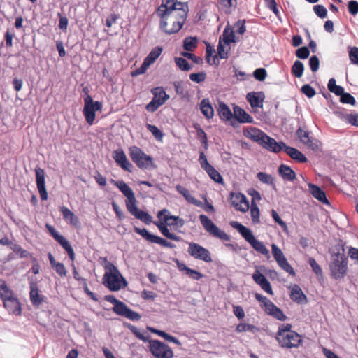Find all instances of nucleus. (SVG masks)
<instances>
[{
  "instance_id": "41",
  "label": "nucleus",
  "mask_w": 358,
  "mask_h": 358,
  "mask_svg": "<svg viewBox=\"0 0 358 358\" xmlns=\"http://www.w3.org/2000/svg\"><path fill=\"white\" fill-rule=\"evenodd\" d=\"M215 52V50L214 48L210 45V43H206V62L210 64V65H216V66H218L219 65V61L217 59V55H215L212 59H211V57L213 55V53Z\"/></svg>"
},
{
  "instance_id": "21",
  "label": "nucleus",
  "mask_w": 358,
  "mask_h": 358,
  "mask_svg": "<svg viewBox=\"0 0 358 358\" xmlns=\"http://www.w3.org/2000/svg\"><path fill=\"white\" fill-rule=\"evenodd\" d=\"M217 114L220 118L223 121H231L230 124L235 127L236 124L232 121L234 114L230 110L229 107L224 102H220L217 108Z\"/></svg>"
},
{
  "instance_id": "25",
  "label": "nucleus",
  "mask_w": 358,
  "mask_h": 358,
  "mask_svg": "<svg viewBox=\"0 0 358 358\" xmlns=\"http://www.w3.org/2000/svg\"><path fill=\"white\" fill-rule=\"evenodd\" d=\"M234 117L241 124L253 122V117L238 106H234Z\"/></svg>"
},
{
  "instance_id": "24",
  "label": "nucleus",
  "mask_w": 358,
  "mask_h": 358,
  "mask_svg": "<svg viewBox=\"0 0 358 358\" xmlns=\"http://www.w3.org/2000/svg\"><path fill=\"white\" fill-rule=\"evenodd\" d=\"M230 225L235 229H236L241 235L244 238V239L248 242L249 243L254 239L255 237L252 233L251 230L248 227H245L242 224L239 223L237 221H231L230 222Z\"/></svg>"
},
{
  "instance_id": "53",
  "label": "nucleus",
  "mask_w": 358,
  "mask_h": 358,
  "mask_svg": "<svg viewBox=\"0 0 358 358\" xmlns=\"http://www.w3.org/2000/svg\"><path fill=\"white\" fill-rule=\"evenodd\" d=\"M174 60L176 64L181 71H188L192 69V66L187 60L183 57H175Z\"/></svg>"
},
{
  "instance_id": "9",
  "label": "nucleus",
  "mask_w": 358,
  "mask_h": 358,
  "mask_svg": "<svg viewBox=\"0 0 358 358\" xmlns=\"http://www.w3.org/2000/svg\"><path fill=\"white\" fill-rule=\"evenodd\" d=\"M199 220L205 230L212 236L218 238L220 240L229 241L230 236L224 231L221 230L208 216L200 215Z\"/></svg>"
},
{
  "instance_id": "20",
  "label": "nucleus",
  "mask_w": 358,
  "mask_h": 358,
  "mask_svg": "<svg viewBox=\"0 0 358 358\" xmlns=\"http://www.w3.org/2000/svg\"><path fill=\"white\" fill-rule=\"evenodd\" d=\"M308 186L310 193L314 198L324 204H330L329 200L327 198L325 192L320 187L310 182L308 184Z\"/></svg>"
},
{
  "instance_id": "28",
  "label": "nucleus",
  "mask_w": 358,
  "mask_h": 358,
  "mask_svg": "<svg viewBox=\"0 0 358 358\" xmlns=\"http://www.w3.org/2000/svg\"><path fill=\"white\" fill-rule=\"evenodd\" d=\"M30 301L34 306H40L43 301V296L39 294L36 283L30 282Z\"/></svg>"
},
{
  "instance_id": "15",
  "label": "nucleus",
  "mask_w": 358,
  "mask_h": 358,
  "mask_svg": "<svg viewBox=\"0 0 358 358\" xmlns=\"http://www.w3.org/2000/svg\"><path fill=\"white\" fill-rule=\"evenodd\" d=\"M113 157L115 162L124 171L131 173L134 166L127 159L125 153L122 149H117L113 153Z\"/></svg>"
},
{
  "instance_id": "33",
  "label": "nucleus",
  "mask_w": 358,
  "mask_h": 358,
  "mask_svg": "<svg viewBox=\"0 0 358 358\" xmlns=\"http://www.w3.org/2000/svg\"><path fill=\"white\" fill-rule=\"evenodd\" d=\"M201 113L207 118L211 119L214 116V110L208 98L203 99L200 103Z\"/></svg>"
},
{
  "instance_id": "37",
  "label": "nucleus",
  "mask_w": 358,
  "mask_h": 358,
  "mask_svg": "<svg viewBox=\"0 0 358 358\" xmlns=\"http://www.w3.org/2000/svg\"><path fill=\"white\" fill-rule=\"evenodd\" d=\"M250 245L258 252L270 257L269 251L263 242L254 238L250 243Z\"/></svg>"
},
{
  "instance_id": "39",
  "label": "nucleus",
  "mask_w": 358,
  "mask_h": 358,
  "mask_svg": "<svg viewBox=\"0 0 358 358\" xmlns=\"http://www.w3.org/2000/svg\"><path fill=\"white\" fill-rule=\"evenodd\" d=\"M149 329L151 332L155 333V334H157L158 336L162 337L166 341L171 342V343H176L177 345H180V342L177 338L169 334L168 333H166L164 331L158 330L155 328H149Z\"/></svg>"
},
{
  "instance_id": "31",
  "label": "nucleus",
  "mask_w": 358,
  "mask_h": 358,
  "mask_svg": "<svg viewBox=\"0 0 358 358\" xmlns=\"http://www.w3.org/2000/svg\"><path fill=\"white\" fill-rule=\"evenodd\" d=\"M178 267L180 271H184L187 275L195 280H199L203 278V275L194 269L190 268L186 266L184 263H180L178 262Z\"/></svg>"
},
{
  "instance_id": "61",
  "label": "nucleus",
  "mask_w": 358,
  "mask_h": 358,
  "mask_svg": "<svg viewBox=\"0 0 358 358\" xmlns=\"http://www.w3.org/2000/svg\"><path fill=\"white\" fill-rule=\"evenodd\" d=\"M60 245L66 251L69 259L71 261L75 260V253L74 250L70 244L69 241L66 239Z\"/></svg>"
},
{
  "instance_id": "36",
  "label": "nucleus",
  "mask_w": 358,
  "mask_h": 358,
  "mask_svg": "<svg viewBox=\"0 0 358 358\" xmlns=\"http://www.w3.org/2000/svg\"><path fill=\"white\" fill-rule=\"evenodd\" d=\"M197 43V37L187 36L183 40L182 48L185 51L192 52L196 48Z\"/></svg>"
},
{
  "instance_id": "5",
  "label": "nucleus",
  "mask_w": 358,
  "mask_h": 358,
  "mask_svg": "<svg viewBox=\"0 0 358 358\" xmlns=\"http://www.w3.org/2000/svg\"><path fill=\"white\" fill-rule=\"evenodd\" d=\"M103 284L111 292H117L122 287L124 288L128 285L127 280L117 267L105 272L103 276Z\"/></svg>"
},
{
  "instance_id": "8",
  "label": "nucleus",
  "mask_w": 358,
  "mask_h": 358,
  "mask_svg": "<svg viewBox=\"0 0 358 358\" xmlns=\"http://www.w3.org/2000/svg\"><path fill=\"white\" fill-rule=\"evenodd\" d=\"M83 115L86 122L92 125L96 117V111L101 110L102 103L99 101H94L92 97L87 94L84 98Z\"/></svg>"
},
{
  "instance_id": "54",
  "label": "nucleus",
  "mask_w": 358,
  "mask_h": 358,
  "mask_svg": "<svg viewBox=\"0 0 358 358\" xmlns=\"http://www.w3.org/2000/svg\"><path fill=\"white\" fill-rule=\"evenodd\" d=\"M153 98L157 100H160L162 98H165L166 101L169 99V96L166 93L162 87H157L151 90Z\"/></svg>"
},
{
  "instance_id": "64",
  "label": "nucleus",
  "mask_w": 358,
  "mask_h": 358,
  "mask_svg": "<svg viewBox=\"0 0 358 358\" xmlns=\"http://www.w3.org/2000/svg\"><path fill=\"white\" fill-rule=\"evenodd\" d=\"M349 58L353 64L358 65V48L352 47L349 50Z\"/></svg>"
},
{
  "instance_id": "32",
  "label": "nucleus",
  "mask_w": 358,
  "mask_h": 358,
  "mask_svg": "<svg viewBox=\"0 0 358 358\" xmlns=\"http://www.w3.org/2000/svg\"><path fill=\"white\" fill-rule=\"evenodd\" d=\"M309 131L303 130L301 127H299L296 131V135L299 138L300 141L303 144L307 145L308 147L315 150V145L313 143V138L309 136Z\"/></svg>"
},
{
  "instance_id": "48",
  "label": "nucleus",
  "mask_w": 358,
  "mask_h": 358,
  "mask_svg": "<svg viewBox=\"0 0 358 358\" xmlns=\"http://www.w3.org/2000/svg\"><path fill=\"white\" fill-rule=\"evenodd\" d=\"M257 178L264 184L271 185L273 189H275L274 178L271 174L264 172H259L257 175Z\"/></svg>"
},
{
  "instance_id": "26",
  "label": "nucleus",
  "mask_w": 358,
  "mask_h": 358,
  "mask_svg": "<svg viewBox=\"0 0 358 358\" xmlns=\"http://www.w3.org/2000/svg\"><path fill=\"white\" fill-rule=\"evenodd\" d=\"M290 299L297 303L303 304L307 303V297L298 285H294L290 292Z\"/></svg>"
},
{
  "instance_id": "3",
  "label": "nucleus",
  "mask_w": 358,
  "mask_h": 358,
  "mask_svg": "<svg viewBox=\"0 0 358 358\" xmlns=\"http://www.w3.org/2000/svg\"><path fill=\"white\" fill-rule=\"evenodd\" d=\"M118 189L127 198L126 207L129 213L135 218L140 220L145 224L152 222V217L147 212L140 210L137 207V200L131 188L124 182H119Z\"/></svg>"
},
{
  "instance_id": "22",
  "label": "nucleus",
  "mask_w": 358,
  "mask_h": 358,
  "mask_svg": "<svg viewBox=\"0 0 358 358\" xmlns=\"http://www.w3.org/2000/svg\"><path fill=\"white\" fill-rule=\"evenodd\" d=\"M255 298L256 299V300H257L259 302L262 303L261 307L264 308V311L266 312V313L271 316L275 311V309H276V308L278 307L266 296L261 294L255 293Z\"/></svg>"
},
{
  "instance_id": "2",
  "label": "nucleus",
  "mask_w": 358,
  "mask_h": 358,
  "mask_svg": "<svg viewBox=\"0 0 358 358\" xmlns=\"http://www.w3.org/2000/svg\"><path fill=\"white\" fill-rule=\"evenodd\" d=\"M329 271L334 280L343 279L348 272V256L345 255V243L339 242L330 251Z\"/></svg>"
},
{
  "instance_id": "7",
  "label": "nucleus",
  "mask_w": 358,
  "mask_h": 358,
  "mask_svg": "<svg viewBox=\"0 0 358 358\" xmlns=\"http://www.w3.org/2000/svg\"><path fill=\"white\" fill-rule=\"evenodd\" d=\"M129 156L136 165L141 169H155L157 166L153 162L151 156L145 154L137 146H132L129 148Z\"/></svg>"
},
{
  "instance_id": "44",
  "label": "nucleus",
  "mask_w": 358,
  "mask_h": 358,
  "mask_svg": "<svg viewBox=\"0 0 358 358\" xmlns=\"http://www.w3.org/2000/svg\"><path fill=\"white\" fill-rule=\"evenodd\" d=\"M165 102V98H162L160 100H157L152 98V100L146 105L145 108L148 112L154 113Z\"/></svg>"
},
{
  "instance_id": "49",
  "label": "nucleus",
  "mask_w": 358,
  "mask_h": 358,
  "mask_svg": "<svg viewBox=\"0 0 358 358\" xmlns=\"http://www.w3.org/2000/svg\"><path fill=\"white\" fill-rule=\"evenodd\" d=\"M292 73L296 77V78H301L303 73L304 71V65L303 64L299 61L296 60L291 69Z\"/></svg>"
},
{
  "instance_id": "45",
  "label": "nucleus",
  "mask_w": 358,
  "mask_h": 358,
  "mask_svg": "<svg viewBox=\"0 0 358 358\" xmlns=\"http://www.w3.org/2000/svg\"><path fill=\"white\" fill-rule=\"evenodd\" d=\"M124 326L129 329L131 332H132V334H134L138 339L143 341V342L148 341L149 336H145L144 334L141 333L136 327L128 322H124Z\"/></svg>"
},
{
  "instance_id": "43",
  "label": "nucleus",
  "mask_w": 358,
  "mask_h": 358,
  "mask_svg": "<svg viewBox=\"0 0 358 358\" xmlns=\"http://www.w3.org/2000/svg\"><path fill=\"white\" fill-rule=\"evenodd\" d=\"M281 269L288 273L292 276H295L296 273L292 266L289 264L286 257H283L276 262Z\"/></svg>"
},
{
  "instance_id": "50",
  "label": "nucleus",
  "mask_w": 358,
  "mask_h": 358,
  "mask_svg": "<svg viewBox=\"0 0 358 358\" xmlns=\"http://www.w3.org/2000/svg\"><path fill=\"white\" fill-rule=\"evenodd\" d=\"M250 214L252 223H259L260 211L257 204L255 201H251Z\"/></svg>"
},
{
  "instance_id": "62",
  "label": "nucleus",
  "mask_w": 358,
  "mask_h": 358,
  "mask_svg": "<svg viewBox=\"0 0 358 358\" xmlns=\"http://www.w3.org/2000/svg\"><path fill=\"white\" fill-rule=\"evenodd\" d=\"M295 55L296 57L301 59H306L309 57L310 50L309 48L306 46H302L299 48L296 52Z\"/></svg>"
},
{
  "instance_id": "34",
  "label": "nucleus",
  "mask_w": 358,
  "mask_h": 358,
  "mask_svg": "<svg viewBox=\"0 0 358 358\" xmlns=\"http://www.w3.org/2000/svg\"><path fill=\"white\" fill-rule=\"evenodd\" d=\"M193 127L196 129L197 138L204 150H207L208 149V143L206 133L198 123L194 124Z\"/></svg>"
},
{
  "instance_id": "27",
  "label": "nucleus",
  "mask_w": 358,
  "mask_h": 358,
  "mask_svg": "<svg viewBox=\"0 0 358 358\" xmlns=\"http://www.w3.org/2000/svg\"><path fill=\"white\" fill-rule=\"evenodd\" d=\"M284 151L295 162L305 163L308 161L307 157L298 149L285 145Z\"/></svg>"
},
{
  "instance_id": "23",
  "label": "nucleus",
  "mask_w": 358,
  "mask_h": 358,
  "mask_svg": "<svg viewBox=\"0 0 358 358\" xmlns=\"http://www.w3.org/2000/svg\"><path fill=\"white\" fill-rule=\"evenodd\" d=\"M154 224L158 228L161 234L165 236L166 238L175 241H181V237L176 235L175 234L171 233L169 229H168V226H169V222H153Z\"/></svg>"
},
{
  "instance_id": "17",
  "label": "nucleus",
  "mask_w": 358,
  "mask_h": 358,
  "mask_svg": "<svg viewBox=\"0 0 358 358\" xmlns=\"http://www.w3.org/2000/svg\"><path fill=\"white\" fill-rule=\"evenodd\" d=\"M157 217L165 222L171 220H173V222L169 224V226L171 227L177 226L178 227H182L185 224V220L182 218H180L178 216L170 215L169 210L166 208L158 211Z\"/></svg>"
},
{
  "instance_id": "52",
  "label": "nucleus",
  "mask_w": 358,
  "mask_h": 358,
  "mask_svg": "<svg viewBox=\"0 0 358 358\" xmlns=\"http://www.w3.org/2000/svg\"><path fill=\"white\" fill-rule=\"evenodd\" d=\"M10 249L15 253L19 254L20 258H26V257H34L27 250L23 249L20 245L15 243L12 246H10Z\"/></svg>"
},
{
  "instance_id": "59",
  "label": "nucleus",
  "mask_w": 358,
  "mask_h": 358,
  "mask_svg": "<svg viewBox=\"0 0 358 358\" xmlns=\"http://www.w3.org/2000/svg\"><path fill=\"white\" fill-rule=\"evenodd\" d=\"M266 2V6L268 8L273 12L275 16L281 21V17L280 15V11L278 8L277 3L275 0H264Z\"/></svg>"
},
{
  "instance_id": "13",
  "label": "nucleus",
  "mask_w": 358,
  "mask_h": 358,
  "mask_svg": "<svg viewBox=\"0 0 358 358\" xmlns=\"http://www.w3.org/2000/svg\"><path fill=\"white\" fill-rule=\"evenodd\" d=\"M280 347L286 348H297L301 343V336L296 331H289L287 334L275 337Z\"/></svg>"
},
{
  "instance_id": "30",
  "label": "nucleus",
  "mask_w": 358,
  "mask_h": 358,
  "mask_svg": "<svg viewBox=\"0 0 358 358\" xmlns=\"http://www.w3.org/2000/svg\"><path fill=\"white\" fill-rule=\"evenodd\" d=\"M278 173L285 181H293L296 178L295 172L290 168V166L284 164L279 166Z\"/></svg>"
},
{
  "instance_id": "19",
  "label": "nucleus",
  "mask_w": 358,
  "mask_h": 358,
  "mask_svg": "<svg viewBox=\"0 0 358 358\" xmlns=\"http://www.w3.org/2000/svg\"><path fill=\"white\" fill-rule=\"evenodd\" d=\"M265 95L263 92H251L247 94L246 99L251 108H262Z\"/></svg>"
},
{
  "instance_id": "56",
  "label": "nucleus",
  "mask_w": 358,
  "mask_h": 358,
  "mask_svg": "<svg viewBox=\"0 0 358 358\" xmlns=\"http://www.w3.org/2000/svg\"><path fill=\"white\" fill-rule=\"evenodd\" d=\"M6 296H14L13 292L8 287L4 280H0V298Z\"/></svg>"
},
{
  "instance_id": "51",
  "label": "nucleus",
  "mask_w": 358,
  "mask_h": 358,
  "mask_svg": "<svg viewBox=\"0 0 358 358\" xmlns=\"http://www.w3.org/2000/svg\"><path fill=\"white\" fill-rule=\"evenodd\" d=\"M45 227L48 230L50 235L53 237V238L59 244L62 243L65 240H66V238L61 235L52 225L46 224Z\"/></svg>"
},
{
  "instance_id": "60",
  "label": "nucleus",
  "mask_w": 358,
  "mask_h": 358,
  "mask_svg": "<svg viewBox=\"0 0 358 358\" xmlns=\"http://www.w3.org/2000/svg\"><path fill=\"white\" fill-rule=\"evenodd\" d=\"M206 78V73L205 71H201L198 73H193L189 75V79L196 83H201L203 82Z\"/></svg>"
},
{
  "instance_id": "6",
  "label": "nucleus",
  "mask_w": 358,
  "mask_h": 358,
  "mask_svg": "<svg viewBox=\"0 0 358 358\" xmlns=\"http://www.w3.org/2000/svg\"><path fill=\"white\" fill-rule=\"evenodd\" d=\"M104 300L114 305L113 311L117 315L131 321H138L141 318L139 313L129 308L124 302L117 299L113 295H106Z\"/></svg>"
},
{
  "instance_id": "47",
  "label": "nucleus",
  "mask_w": 358,
  "mask_h": 358,
  "mask_svg": "<svg viewBox=\"0 0 358 358\" xmlns=\"http://www.w3.org/2000/svg\"><path fill=\"white\" fill-rule=\"evenodd\" d=\"M238 192H231L230 193V202L231 204L238 211L245 213L247 211L246 207H242V205L239 204V196Z\"/></svg>"
},
{
  "instance_id": "40",
  "label": "nucleus",
  "mask_w": 358,
  "mask_h": 358,
  "mask_svg": "<svg viewBox=\"0 0 358 358\" xmlns=\"http://www.w3.org/2000/svg\"><path fill=\"white\" fill-rule=\"evenodd\" d=\"M60 212L66 220H69L72 224L76 225L78 222V217L66 206L60 207Z\"/></svg>"
},
{
  "instance_id": "1",
  "label": "nucleus",
  "mask_w": 358,
  "mask_h": 358,
  "mask_svg": "<svg viewBox=\"0 0 358 358\" xmlns=\"http://www.w3.org/2000/svg\"><path fill=\"white\" fill-rule=\"evenodd\" d=\"M189 12L187 2L178 0H162L156 14L160 17L159 27L168 35L178 33L187 20Z\"/></svg>"
},
{
  "instance_id": "16",
  "label": "nucleus",
  "mask_w": 358,
  "mask_h": 358,
  "mask_svg": "<svg viewBox=\"0 0 358 358\" xmlns=\"http://www.w3.org/2000/svg\"><path fill=\"white\" fill-rule=\"evenodd\" d=\"M252 278L255 283L259 285L265 292L270 295L273 294L271 283L258 269L255 271V272L252 273Z\"/></svg>"
},
{
  "instance_id": "14",
  "label": "nucleus",
  "mask_w": 358,
  "mask_h": 358,
  "mask_svg": "<svg viewBox=\"0 0 358 358\" xmlns=\"http://www.w3.org/2000/svg\"><path fill=\"white\" fill-rule=\"evenodd\" d=\"M36 183L42 201L48 199V192L45 187V173L43 169L36 166L35 168Z\"/></svg>"
},
{
  "instance_id": "42",
  "label": "nucleus",
  "mask_w": 358,
  "mask_h": 358,
  "mask_svg": "<svg viewBox=\"0 0 358 358\" xmlns=\"http://www.w3.org/2000/svg\"><path fill=\"white\" fill-rule=\"evenodd\" d=\"M208 176L213 180L214 182L218 184H223L224 179L221 174L213 166H211L208 169L205 171Z\"/></svg>"
},
{
  "instance_id": "46",
  "label": "nucleus",
  "mask_w": 358,
  "mask_h": 358,
  "mask_svg": "<svg viewBox=\"0 0 358 358\" xmlns=\"http://www.w3.org/2000/svg\"><path fill=\"white\" fill-rule=\"evenodd\" d=\"M236 331L238 333L243 331H248L252 334H255L259 331V328L256 326L250 324L240 323L236 327Z\"/></svg>"
},
{
  "instance_id": "57",
  "label": "nucleus",
  "mask_w": 358,
  "mask_h": 358,
  "mask_svg": "<svg viewBox=\"0 0 358 358\" xmlns=\"http://www.w3.org/2000/svg\"><path fill=\"white\" fill-rule=\"evenodd\" d=\"M340 102L343 104H350L355 106L356 104V100L355 97L348 92H343L340 96Z\"/></svg>"
},
{
  "instance_id": "10",
  "label": "nucleus",
  "mask_w": 358,
  "mask_h": 358,
  "mask_svg": "<svg viewBox=\"0 0 358 358\" xmlns=\"http://www.w3.org/2000/svg\"><path fill=\"white\" fill-rule=\"evenodd\" d=\"M149 350L156 358H172L173 357L171 348L159 340L149 341Z\"/></svg>"
},
{
  "instance_id": "35",
  "label": "nucleus",
  "mask_w": 358,
  "mask_h": 358,
  "mask_svg": "<svg viewBox=\"0 0 358 358\" xmlns=\"http://www.w3.org/2000/svg\"><path fill=\"white\" fill-rule=\"evenodd\" d=\"M327 89L331 93L338 96H340L345 92L343 87L336 85V80L334 78H331L329 80Z\"/></svg>"
},
{
  "instance_id": "38",
  "label": "nucleus",
  "mask_w": 358,
  "mask_h": 358,
  "mask_svg": "<svg viewBox=\"0 0 358 358\" xmlns=\"http://www.w3.org/2000/svg\"><path fill=\"white\" fill-rule=\"evenodd\" d=\"M162 48L160 46H157L152 49V50L149 52V54L144 59V61L148 63L149 65H151L159 57V55L162 52Z\"/></svg>"
},
{
  "instance_id": "11",
  "label": "nucleus",
  "mask_w": 358,
  "mask_h": 358,
  "mask_svg": "<svg viewBox=\"0 0 358 358\" xmlns=\"http://www.w3.org/2000/svg\"><path fill=\"white\" fill-rule=\"evenodd\" d=\"M188 245L187 252L194 259L201 260L207 263L212 262L211 254L208 249L194 242L188 243Z\"/></svg>"
},
{
  "instance_id": "12",
  "label": "nucleus",
  "mask_w": 358,
  "mask_h": 358,
  "mask_svg": "<svg viewBox=\"0 0 358 358\" xmlns=\"http://www.w3.org/2000/svg\"><path fill=\"white\" fill-rule=\"evenodd\" d=\"M134 230L136 234L141 236L145 240L150 243L159 244L165 248H176V245L173 243L168 241L157 235L151 234L145 228L141 229L139 227H135Z\"/></svg>"
},
{
  "instance_id": "18",
  "label": "nucleus",
  "mask_w": 358,
  "mask_h": 358,
  "mask_svg": "<svg viewBox=\"0 0 358 358\" xmlns=\"http://www.w3.org/2000/svg\"><path fill=\"white\" fill-rule=\"evenodd\" d=\"M3 306L10 313L15 315L22 313L21 305L18 299L15 296H6L3 298Z\"/></svg>"
},
{
  "instance_id": "58",
  "label": "nucleus",
  "mask_w": 358,
  "mask_h": 358,
  "mask_svg": "<svg viewBox=\"0 0 358 358\" xmlns=\"http://www.w3.org/2000/svg\"><path fill=\"white\" fill-rule=\"evenodd\" d=\"M146 127L157 140L162 139L164 134L157 126L147 124Z\"/></svg>"
},
{
  "instance_id": "55",
  "label": "nucleus",
  "mask_w": 358,
  "mask_h": 358,
  "mask_svg": "<svg viewBox=\"0 0 358 358\" xmlns=\"http://www.w3.org/2000/svg\"><path fill=\"white\" fill-rule=\"evenodd\" d=\"M222 37L224 43L227 45L236 42V36L234 31L231 30L230 32H228L227 27L224 29Z\"/></svg>"
},
{
  "instance_id": "29",
  "label": "nucleus",
  "mask_w": 358,
  "mask_h": 358,
  "mask_svg": "<svg viewBox=\"0 0 358 358\" xmlns=\"http://www.w3.org/2000/svg\"><path fill=\"white\" fill-rule=\"evenodd\" d=\"M176 189L178 191V192L182 194L185 199V200L189 203L195 205L196 206L198 207L203 206V203L201 201L195 199L193 196H192V194H190L189 191L187 189L185 188L180 185H177L176 186Z\"/></svg>"
},
{
  "instance_id": "63",
  "label": "nucleus",
  "mask_w": 358,
  "mask_h": 358,
  "mask_svg": "<svg viewBox=\"0 0 358 358\" xmlns=\"http://www.w3.org/2000/svg\"><path fill=\"white\" fill-rule=\"evenodd\" d=\"M254 78L258 81H263L267 76V71L264 68H258L253 72Z\"/></svg>"
},
{
  "instance_id": "4",
  "label": "nucleus",
  "mask_w": 358,
  "mask_h": 358,
  "mask_svg": "<svg viewBox=\"0 0 358 358\" xmlns=\"http://www.w3.org/2000/svg\"><path fill=\"white\" fill-rule=\"evenodd\" d=\"M252 131L253 134H251L250 138L262 148L274 153H278L281 150H284L286 143L283 141L277 142L275 139L268 136L259 129L252 128Z\"/></svg>"
}]
</instances>
